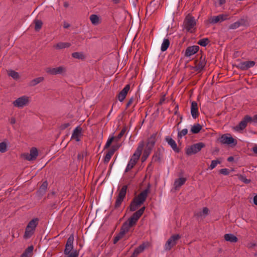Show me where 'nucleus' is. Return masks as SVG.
I'll return each mask as SVG.
<instances>
[{
    "instance_id": "obj_60",
    "label": "nucleus",
    "mask_w": 257,
    "mask_h": 257,
    "mask_svg": "<svg viewBox=\"0 0 257 257\" xmlns=\"http://www.w3.org/2000/svg\"><path fill=\"white\" fill-rule=\"evenodd\" d=\"M219 3L220 5H222L225 3V0H219Z\"/></svg>"
},
{
    "instance_id": "obj_1",
    "label": "nucleus",
    "mask_w": 257,
    "mask_h": 257,
    "mask_svg": "<svg viewBox=\"0 0 257 257\" xmlns=\"http://www.w3.org/2000/svg\"><path fill=\"white\" fill-rule=\"evenodd\" d=\"M149 190L145 189L142 191L139 195L135 196L130 205V210L131 211H136L144 203L147 199Z\"/></svg>"
},
{
    "instance_id": "obj_8",
    "label": "nucleus",
    "mask_w": 257,
    "mask_h": 257,
    "mask_svg": "<svg viewBox=\"0 0 257 257\" xmlns=\"http://www.w3.org/2000/svg\"><path fill=\"white\" fill-rule=\"evenodd\" d=\"M180 238L179 234H174L172 235L166 242L164 248L166 250H170L172 247L176 245L177 240Z\"/></svg>"
},
{
    "instance_id": "obj_24",
    "label": "nucleus",
    "mask_w": 257,
    "mask_h": 257,
    "mask_svg": "<svg viewBox=\"0 0 257 257\" xmlns=\"http://www.w3.org/2000/svg\"><path fill=\"white\" fill-rule=\"evenodd\" d=\"M118 149L117 147H114L113 146L111 149L107 152V153L106 154L104 159V162L106 163H107L110 159H111V157L114 154L115 151Z\"/></svg>"
},
{
    "instance_id": "obj_45",
    "label": "nucleus",
    "mask_w": 257,
    "mask_h": 257,
    "mask_svg": "<svg viewBox=\"0 0 257 257\" xmlns=\"http://www.w3.org/2000/svg\"><path fill=\"white\" fill-rule=\"evenodd\" d=\"M220 162L218 160H213L211 162V163L209 167V169L212 170L214 168L216 167V166L217 165V164H220Z\"/></svg>"
},
{
    "instance_id": "obj_7",
    "label": "nucleus",
    "mask_w": 257,
    "mask_h": 257,
    "mask_svg": "<svg viewBox=\"0 0 257 257\" xmlns=\"http://www.w3.org/2000/svg\"><path fill=\"white\" fill-rule=\"evenodd\" d=\"M219 141L221 143L228 145H232L235 146L237 144V141L233 139L229 134L223 135L219 138Z\"/></svg>"
},
{
    "instance_id": "obj_40",
    "label": "nucleus",
    "mask_w": 257,
    "mask_h": 257,
    "mask_svg": "<svg viewBox=\"0 0 257 257\" xmlns=\"http://www.w3.org/2000/svg\"><path fill=\"white\" fill-rule=\"evenodd\" d=\"M209 42L210 41L208 38H203L200 39L198 42L197 44L201 46L205 47L209 43Z\"/></svg>"
},
{
    "instance_id": "obj_31",
    "label": "nucleus",
    "mask_w": 257,
    "mask_h": 257,
    "mask_svg": "<svg viewBox=\"0 0 257 257\" xmlns=\"http://www.w3.org/2000/svg\"><path fill=\"white\" fill-rule=\"evenodd\" d=\"M126 224H123L120 232L117 235V236H119V238H121L123 235L128 231L130 228L127 227Z\"/></svg>"
},
{
    "instance_id": "obj_42",
    "label": "nucleus",
    "mask_w": 257,
    "mask_h": 257,
    "mask_svg": "<svg viewBox=\"0 0 257 257\" xmlns=\"http://www.w3.org/2000/svg\"><path fill=\"white\" fill-rule=\"evenodd\" d=\"M151 151L145 149L142 157V161H145L150 155Z\"/></svg>"
},
{
    "instance_id": "obj_56",
    "label": "nucleus",
    "mask_w": 257,
    "mask_h": 257,
    "mask_svg": "<svg viewBox=\"0 0 257 257\" xmlns=\"http://www.w3.org/2000/svg\"><path fill=\"white\" fill-rule=\"evenodd\" d=\"M253 203L255 205H257V195L253 197Z\"/></svg>"
},
{
    "instance_id": "obj_33",
    "label": "nucleus",
    "mask_w": 257,
    "mask_h": 257,
    "mask_svg": "<svg viewBox=\"0 0 257 257\" xmlns=\"http://www.w3.org/2000/svg\"><path fill=\"white\" fill-rule=\"evenodd\" d=\"M206 65V62L204 59H202L198 62L195 65V69L197 71L202 70Z\"/></svg>"
},
{
    "instance_id": "obj_64",
    "label": "nucleus",
    "mask_w": 257,
    "mask_h": 257,
    "mask_svg": "<svg viewBox=\"0 0 257 257\" xmlns=\"http://www.w3.org/2000/svg\"><path fill=\"white\" fill-rule=\"evenodd\" d=\"M68 6H69V4H68V3H67V2H65V3H64V6L65 8H67V7H68Z\"/></svg>"
},
{
    "instance_id": "obj_15",
    "label": "nucleus",
    "mask_w": 257,
    "mask_h": 257,
    "mask_svg": "<svg viewBox=\"0 0 257 257\" xmlns=\"http://www.w3.org/2000/svg\"><path fill=\"white\" fill-rule=\"evenodd\" d=\"M156 134H152L147 140V143L145 149L152 152L156 141Z\"/></svg>"
},
{
    "instance_id": "obj_57",
    "label": "nucleus",
    "mask_w": 257,
    "mask_h": 257,
    "mask_svg": "<svg viewBox=\"0 0 257 257\" xmlns=\"http://www.w3.org/2000/svg\"><path fill=\"white\" fill-rule=\"evenodd\" d=\"M252 151L254 153L257 154V145L252 148Z\"/></svg>"
},
{
    "instance_id": "obj_26",
    "label": "nucleus",
    "mask_w": 257,
    "mask_h": 257,
    "mask_svg": "<svg viewBox=\"0 0 257 257\" xmlns=\"http://www.w3.org/2000/svg\"><path fill=\"white\" fill-rule=\"evenodd\" d=\"M146 247V245L145 243H143L141 245H140L138 247L136 248L133 254L130 257H136L140 253L143 252L145 248Z\"/></svg>"
},
{
    "instance_id": "obj_14",
    "label": "nucleus",
    "mask_w": 257,
    "mask_h": 257,
    "mask_svg": "<svg viewBox=\"0 0 257 257\" xmlns=\"http://www.w3.org/2000/svg\"><path fill=\"white\" fill-rule=\"evenodd\" d=\"M38 155V152L36 148L31 149L30 153H26L23 155L24 157L28 161L35 160Z\"/></svg>"
},
{
    "instance_id": "obj_22",
    "label": "nucleus",
    "mask_w": 257,
    "mask_h": 257,
    "mask_svg": "<svg viewBox=\"0 0 257 257\" xmlns=\"http://www.w3.org/2000/svg\"><path fill=\"white\" fill-rule=\"evenodd\" d=\"M166 141L175 152H179V150L177 147V144L173 139L170 137H167L166 138Z\"/></svg>"
},
{
    "instance_id": "obj_61",
    "label": "nucleus",
    "mask_w": 257,
    "mask_h": 257,
    "mask_svg": "<svg viewBox=\"0 0 257 257\" xmlns=\"http://www.w3.org/2000/svg\"><path fill=\"white\" fill-rule=\"evenodd\" d=\"M70 125V124L69 123H64V124H63V128H66L67 127H68Z\"/></svg>"
},
{
    "instance_id": "obj_43",
    "label": "nucleus",
    "mask_w": 257,
    "mask_h": 257,
    "mask_svg": "<svg viewBox=\"0 0 257 257\" xmlns=\"http://www.w3.org/2000/svg\"><path fill=\"white\" fill-rule=\"evenodd\" d=\"M238 179L245 184H248L250 182V180L247 179L246 177L242 175H237Z\"/></svg>"
},
{
    "instance_id": "obj_62",
    "label": "nucleus",
    "mask_w": 257,
    "mask_h": 257,
    "mask_svg": "<svg viewBox=\"0 0 257 257\" xmlns=\"http://www.w3.org/2000/svg\"><path fill=\"white\" fill-rule=\"evenodd\" d=\"M252 121L257 122V114L254 116L253 119H252Z\"/></svg>"
},
{
    "instance_id": "obj_41",
    "label": "nucleus",
    "mask_w": 257,
    "mask_h": 257,
    "mask_svg": "<svg viewBox=\"0 0 257 257\" xmlns=\"http://www.w3.org/2000/svg\"><path fill=\"white\" fill-rule=\"evenodd\" d=\"M47 186L48 183L47 181H45L42 183L39 189V191L41 192V193L44 194L46 192L47 188Z\"/></svg>"
},
{
    "instance_id": "obj_6",
    "label": "nucleus",
    "mask_w": 257,
    "mask_h": 257,
    "mask_svg": "<svg viewBox=\"0 0 257 257\" xmlns=\"http://www.w3.org/2000/svg\"><path fill=\"white\" fill-rule=\"evenodd\" d=\"M204 147L205 144L201 142L193 144L186 148V154L188 156L195 154L201 151Z\"/></svg>"
},
{
    "instance_id": "obj_11",
    "label": "nucleus",
    "mask_w": 257,
    "mask_h": 257,
    "mask_svg": "<svg viewBox=\"0 0 257 257\" xmlns=\"http://www.w3.org/2000/svg\"><path fill=\"white\" fill-rule=\"evenodd\" d=\"M127 188V186L126 185H124L120 190L118 196L117 197L116 200L115 201V207H118L120 206L121 202L123 200L126 193V190Z\"/></svg>"
},
{
    "instance_id": "obj_29",
    "label": "nucleus",
    "mask_w": 257,
    "mask_h": 257,
    "mask_svg": "<svg viewBox=\"0 0 257 257\" xmlns=\"http://www.w3.org/2000/svg\"><path fill=\"white\" fill-rule=\"evenodd\" d=\"M71 46L69 43L67 42H59L56 45H54V48L57 50H60L66 48H68Z\"/></svg>"
},
{
    "instance_id": "obj_19",
    "label": "nucleus",
    "mask_w": 257,
    "mask_h": 257,
    "mask_svg": "<svg viewBox=\"0 0 257 257\" xmlns=\"http://www.w3.org/2000/svg\"><path fill=\"white\" fill-rule=\"evenodd\" d=\"M130 89V85L129 84H127L124 86L123 89L118 93V99L120 102H122L125 99Z\"/></svg>"
},
{
    "instance_id": "obj_23",
    "label": "nucleus",
    "mask_w": 257,
    "mask_h": 257,
    "mask_svg": "<svg viewBox=\"0 0 257 257\" xmlns=\"http://www.w3.org/2000/svg\"><path fill=\"white\" fill-rule=\"evenodd\" d=\"M89 19L92 24L95 26L98 25L101 22L100 17L95 14L91 15Z\"/></svg>"
},
{
    "instance_id": "obj_48",
    "label": "nucleus",
    "mask_w": 257,
    "mask_h": 257,
    "mask_svg": "<svg viewBox=\"0 0 257 257\" xmlns=\"http://www.w3.org/2000/svg\"><path fill=\"white\" fill-rule=\"evenodd\" d=\"M67 257H77L78 256V252L76 250H73L70 254H67Z\"/></svg>"
},
{
    "instance_id": "obj_18",
    "label": "nucleus",
    "mask_w": 257,
    "mask_h": 257,
    "mask_svg": "<svg viewBox=\"0 0 257 257\" xmlns=\"http://www.w3.org/2000/svg\"><path fill=\"white\" fill-rule=\"evenodd\" d=\"M191 114L192 117L195 119L199 115L198 107L197 103L196 101H193L191 102Z\"/></svg>"
},
{
    "instance_id": "obj_58",
    "label": "nucleus",
    "mask_w": 257,
    "mask_h": 257,
    "mask_svg": "<svg viewBox=\"0 0 257 257\" xmlns=\"http://www.w3.org/2000/svg\"><path fill=\"white\" fill-rule=\"evenodd\" d=\"M70 27V25L67 23H65L64 24V28H68Z\"/></svg>"
},
{
    "instance_id": "obj_51",
    "label": "nucleus",
    "mask_w": 257,
    "mask_h": 257,
    "mask_svg": "<svg viewBox=\"0 0 257 257\" xmlns=\"http://www.w3.org/2000/svg\"><path fill=\"white\" fill-rule=\"evenodd\" d=\"M220 173L222 174H223L224 175H227L229 174V171L228 170V169H226V168H224V169H221L220 171H219Z\"/></svg>"
},
{
    "instance_id": "obj_35",
    "label": "nucleus",
    "mask_w": 257,
    "mask_h": 257,
    "mask_svg": "<svg viewBox=\"0 0 257 257\" xmlns=\"http://www.w3.org/2000/svg\"><path fill=\"white\" fill-rule=\"evenodd\" d=\"M170 45V41L168 39L165 38L162 43L161 46V50L162 52H164L168 48Z\"/></svg>"
},
{
    "instance_id": "obj_32",
    "label": "nucleus",
    "mask_w": 257,
    "mask_h": 257,
    "mask_svg": "<svg viewBox=\"0 0 257 257\" xmlns=\"http://www.w3.org/2000/svg\"><path fill=\"white\" fill-rule=\"evenodd\" d=\"M126 224H123L120 232L117 235V236H119V238H121L123 235L128 231L130 228L127 227Z\"/></svg>"
},
{
    "instance_id": "obj_30",
    "label": "nucleus",
    "mask_w": 257,
    "mask_h": 257,
    "mask_svg": "<svg viewBox=\"0 0 257 257\" xmlns=\"http://www.w3.org/2000/svg\"><path fill=\"white\" fill-rule=\"evenodd\" d=\"M224 239L226 241L230 242H236L237 238L233 234L228 233L224 235Z\"/></svg>"
},
{
    "instance_id": "obj_5",
    "label": "nucleus",
    "mask_w": 257,
    "mask_h": 257,
    "mask_svg": "<svg viewBox=\"0 0 257 257\" xmlns=\"http://www.w3.org/2000/svg\"><path fill=\"white\" fill-rule=\"evenodd\" d=\"M30 101L29 96L24 95L16 99L13 102V104L15 107L22 108L28 105Z\"/></svg>"
},
{
    "instance_id": "obj_21",
    "label": "nucleus",
    "mask_w": 257,
    "mask_h": 257,
    "mask_svg": "<svg viewBox=\"0 0 257 257\" xmlns=\"http://www.w3.org/2000/svg\"><path fill=\"white\" fill-rule=\"evenodd\" d=\"M255 63L253 61H247L242 62L239 64L240 68L242 70H247L254 66Z\"/></svg>"
},
{
    "instance_id": "obj_2",
    "label": "nucleus",
    "mask_w": 257,
    "mask_h": 257,
    "mask_svg": "<svg viewBox=\"0 0 257 257\" xmlns=\"http://www.w3.org/2000/svg\"><path fill=\"white\" fill-rule=\"evenodd\" d=\"M38 219L35 218L31 220L26 227L24 238L25 239L30 238L34 233L36 228L38 224Z\"/></svg>"
},
{
    "instance_id": "obj_49",
    "label": "nucleus",
    "mask_w": 257,
    "mask_h": 257,
    "mask_svg": "<svg viewBox=\"0 0 257 257\" xmlns=\"http://www.w3.org/2000/svg\"><path fill=\"white\" fill-rule=\"evenodd\" d=\"M125 131L126 129L125 128H122L120 132L119 133V134L117 135V137L116 138V139L117 140L120 139L123 136V135L125 133Z\"/></svg>"
},
{
    "instance_id": "obj_28",
    "label": "nucleus",
    "mask_w": 257,
    "mask_h": 257,
    "mask_svg": "<svg viewBox=\"0 0 257 257\" xmlns=\"http://www.w3.org/2000/svg\"><path fill=\"white\" fill-rule=\"evenodd\" d=\"M209 210L207 207H204L202 211L195 213V216L198 218L203 219L208 214Z\"/></svg>"
},
{
    "instance_id": "obj_9",
    "label": "nucleus",
    "mask_w": 257,
    "mask_h": 257,
    "mask_svg": "<svg viewBox=\"0 0 257 257\" xmlns=\"http://www.w3.org/2000/svg\"><path fill=\"white\" fill-rule=\"evenodd\" d=\"M252 117L248 115H245L239 123L234 127V130L237 132L243 131L246 127L247 123L252 121Z\"/></svg>"
},
{
    "instance_id": "obj_34",
    "label": "nucleus",
    "mask_w": 257,
    "mask_h": 257,
    "mask_svg": "<svg viewBox=\"0 0 257 257\" xmlns=\"http://www.w3.org/2000/svg\"><path fill=\"white\" fill-rule=\"evenodd\" d=\"M202 129V126L199 123H195L191 126V132L192 134H197Z\"/></svg>"
},
{
    "instance_id": "obj_27",
    "label": "nucleus",
    "mask_w": 257,
    "mask_h": 257,
    "mask_svg": "<svg viewBox=\"0 0 257 257\" xmlns=\"http://www.w3.org/2000/svg\"><path fill=\"white\" fill-rule=\"evenodd\" d=\"M34 247L33 245L29 246L25 249L20 257H31L33 254Z\"/></svg>"
},
{
    "instance_id": "obj_59",
    "label": "nucleus",
    "mask_w": 257,
    "mask_h": 257,
    "mask_svg": "<svg viewBox=\"0 0 257 257\" xmlns=\"http://www.w3.org/2000/svg\"><path fill=\"white\" fill-rule=\"evenodd\" d=\"M110 145H111L110 144H109V143H107V142H106V144H105V146H104V148H105V149H107V148H108V147H109V146H110Z\"/></svg>"
},
{
    "instance_id": "obj_47",
    "label": "nucleus",
    "mask_w": 257,
    "mask_h": 257,
    "mask_svg": "<svg viewBox=\"0 0 257 257\" xmlns=\"http://www.w3.org/2000/svg\"><path fill=\"white\" fill-rule=\"evenodd\" d=\"M7 151V145L5 143H0V152L4 153Z\"/></svg>"
},
{
    "instance_id": "obj_46",
    "label": "nucleus",
    "mask_w": 257,
    "mask_h": 257,
    "mask_svg": "<svg viewBox=\"0 0 257 257\" xmlns=\"http://www.w3.org/2000/svg\"><path fill=\"white\" fill-rule=\"evenodd\" d=\"M240 26V23L239 22H236L231 24L229 28L230 29H236Z\"/></svg>"
},
{
    "instance_id": "obj_10",
    "label": "nucleus",
    "mask_w": 257,
    "mask_h": 257,
    "mask_svg": "<svg viewBox=\"0 0 257 257\" xmlns=\"http://www.w3.org/2000/svg\"><path fill=\"white\" fill-rule=\"evenodd\" d=\"M144 145L145 144L144 141H141L139 143L135 152L130 159L133 162H136V163L138 162L142 154Z\"/></svg>"
},
{
    "instance_id": "obj_4",
    "label": "nucleus",
    "mask_w": 257,
    "mask_h": 257,
    "mask_svg": "<svg viewBox=\"0 0 257 257\" xmlns=\"http://www.w3.org/2000/svg\"><path fill=\"white\" fill-rule=\"evenodd\" d=\"M196 23L195 18L191 15H188L184 21V28L187 31L192 32Z\"/></svg>"
},
{
    "instance_id": "obj_53",
    "label": "nucleus",
    "mask_w": 257,
    "mask_h": 257,
    "mask_svg": "<svg viewBox=\"0 0 257 257\" xmlns=\"http://www.w3.org/2000/svg\"><path fill=\"white\" fill-rule=\"evenodd\" d=\"M10 121L11 124H13L16 123V119L14 117H12L10 118Z\"/></svg>"
},
{
    "instance_id": "obj_39",
    "label": "nucleus",
    "mask_w": 257,
    "mask_h": 257,
    "mask_svg": "<svg viewBox=\"0 0 257 257\" xmlns=\"http://www.w3.org/2000/svg\"><path fill=\"white\" fill-rule=\"evenodd\" d=\"M9 76L12 77L14 79H18L19 78V74L18 72L14 70H10L8 72Z\"/></svg>"
},
{
    "instance_id": "obj_52",
    "label": "nucleus",
    "mask_w": 257,
    "mask_h": 257,
    "mask_svg": "<svg viewBox=\"0 0 257 257\" xmlns=\"http://www.w3.org/2000/svg\"><path fill=\"white\" fill-rule=\"evenodd\" d=\"M133 101H134V98H130V99L129 100V101H128V102L126 104V107H129L132 104V103H133Z\"/></svg>"
},
{
    "instance_id": "obj_44",
    "label": "nucleus",
    "mask_w": 257,
    "mask_h": 257,
    "mask_svg": "<svg viewBox=\"0 0 257 257\" xmlns=\"http://www.w3.org/2000/svg\"><path fill=\"white\" fill-rule=\"evenodd\" d=\"M187 133L188 130L187 128H184L178 133V137L181 139L183 137L185 136Z\"/></svg>"
},
{
    "instance_id": "obj_50",
    "label": "nucleus",
    "mask_w": 257,
    "mask_h": 257,
    "mask_svg": "<svg viewBox=\"0 0 257 257\" xmlns=\"http://www.w3.org/2000/svg\"><path fill=\"white\" fill-rule=\"evenodd\" d=\"M72 56L74 58L80 59L82 58V54L78 52H74L72 53Z\"/></svg>"
},
{
    "instance_id": "obj_17",
    "label": "nucleus",
    "mask_w": 257,
    "mask_h": 257,
    "mask_svg": "<svg viewBox=\"0 0 257 257\" xmlns=\"http://www.w3.org/2000/svg\"><path fill=\"white\" fill-rule=\"evenodd\" d=\"M228 19L227 15H219L216 16H213L209 19V22L211 24H216L218 22H223Z\"/></svg>"
},
{
    "instance_id": "obj_20",
    "label": "nucleus",
    "mask_w": 257,
    "mask_h": 257,
    "mask_svg": "<svg viewBox=\"0 0 257 257\" xmlns=\"http://www.w3.org/2000/svg\"><path fill=\"white\" fill-rule=\"evenodd\" d=\"M199 47L198 46H192L188 47L185 51V56L190 57L195 53L199 50Z\"/></svg>"
},
{
    "instance_id": "obj_38",
    "label": "nucleus",
    "mask_w": 257,
    "mask_h": 257,
    "mask_svg": "<svg viewBox=\"0 0 257 257\" xmlns=\"http://www.w3.org/2000/svg\"><path fill=\"white\" fill-rule=\"evenodd\" d=\"M137 164L136 162H133L132 160L131 159L130 160L126 167L125 170V172H127L129 171L130 170H131L133 167L135 166V165Z\"/></svg>"
},
{
    "instance_id": "obj_16",
    "label": "nucleus",
    "mask_w": 257,
    "mask_h": 257,
    "mask_svg": "<svg viewBox=\"0 0 257 257\" xmlns=\"http://www.w3.org/2000/svg\"><path fill=\"white\" fill-rule=\"evenodd\" d=\"M82 128L80 126H77L74 130L71 136V139L76 142H79L81 140L82 136Z\"/></svg>"
},
{
    "instance_id": "obj_63",
    "label": "nucleus",
    "mask_w": 257,
    "mask_h": 257,
    "mask_svg": "<svg viewBox=\"0 0 257 257\" xmlns=\"http://www.w3.org/2000/svg\"><path fill=\"white\" fill-rule=\"evenodd\" d=\"M227 160L229 162H231L233 160V158L232 157H230L228 158Z\"/></svg>"
},
{
    "instance_id": "obj_25",
    "label": "nucleus",
    "mask_w": 257,
    "mask_h": 257,
    "mask_svg": "<svg viewBox=\"0 0 257 257\" xmlns=\"http://www.w3.org/2000/svg\"><path fill=\"white\" fill-rule=\"evenodd\" d=\"M186 179L184 177H181L177 179H176L174 182V187L176 190L179 189L181 186H182L186 182Z\"/></svg>"
},
{
    "instance_id": "obj_36",
    "label": "nucleus",
    "mask_w": 257,
    "mask_h": 257,
    "mask_svg": "<svg viewBox=\"0 0 257 257\" xmlns=\"http://www.w3.org/2000/svg\"><path fill=\"white\" fill-rule=\"evenodd\" d=\"M35 23V30L36 31H39V30L41 29L43 23L42 21L39 20H35L34 21Z\"/></svg>"
},
{
    "instance_id": "obj_3",
    "label": "nucleus",
    "mask_w": 257,
    "mask_h": 257,
    "mask_svg": "<svg viewBox=\"0 0 257 257\" xmlns=\"http://www.w3.org/2000/svg\"><path fill=\"white\" fill-rule=\"evenodd\" d=\"M145 210V207L141 208L139 210L135 212L133 215L128 219L127 221L125 222L123 224H126L127 227L130 228L132 226L135 225L140 217L144 213Z\"/></svg>"
},
{
    "instance_id": "obj_54",
    "label": "nucleus",
    "mask_w": 257,
    "mask_h": 257,
    "mask_svg": "<svg viewBox=\"0 0 257 257\" xmlns=\"http://www.w3.org/2000/svg\"><path fill=\"white\" fill-rule=\"evenodd\" d=\"M113 139H114L113 137H111V138H109L108 139L107 141V143H109V144H111L112 143V141H113Z\"/></svg>"
},
{
    "instance_id": "obj_55",
    "label": "nucleus",
    "mask_w": 257,
    "mask_h": 257,
    "mask_svg": "<svg viewBox=\"0 0 257 257\" xmlns=\"http://www.w3.org/2000/svg\"><path fill=\"white\" fill-rule=\"evenodd\" d=\"M120 239V238H119V236H117V235L114 237V240H113V242L114 243H116Z\"/></svg>"
},
{
    "instance_id": "obj_37",
    "label": "nucleus",
    "mask_w": 257,
    "mask_h": 257,
    "mask_svg": "<svg viewBox=\"0 0 257 257\" xmlns=\"http://www.w3.org/2000/svg\"><path fill=\"white\" fill-rule=\"evenodd\" d=\"M43 80H44V78L42 77H38L35 79H34L31 81V82L30 83V85L35 86V85H37V84L43 81Z\"/></svg>"
},
{
    "instance_id": "obj_13",
    "label": "nucleus",
    "mask_w": 257,
    "mask_h": 257,
    "mask_svg": "<svg viewBox=\"0 0 257 257\" xmlns=\"http://www.w3.org/2000/svg\"><path fill=\"white\" fill-rule=\"evenodd\" d=\"M74 236L73 234L70 235L67 240L64 249L65 254H70L73 250Z\"/></svg>"
},
{
    "instance_id": "obj_12",
    "label": "nucleus",
    "mask_w": 257,
    "mask_h": 257,
    "mask_svg": "<svg viewBox=\"0 0 257 257\" xmlns=\"http://www.w3.org/2000/svg\"><path fill=\"white\" fill-rule=\"evenodd\" d=\"M66 71V68L64 66H59L55 68L49 67L46 69V72L51 75L63 74Z\"/></svg>"
}]
</instances>
